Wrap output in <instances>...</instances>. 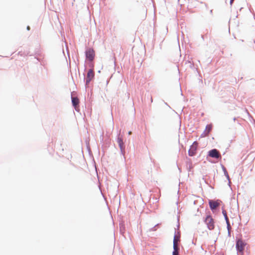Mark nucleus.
<instances>
[{
    "mask_svg": "<svg viewBox=\"0 0 255 255\" xmlns=\"http://www.w3.org/2000/svg\"><path fill=\"white\" fill-rule=\"evenodd\" d=\"M222 213H223V215H224V217L225 218V219L226 220V222H229V219L227 216V212L225 210H223L222 211Z\"/></svg>",
    "mask_w": 255,
    "mask_h": 255,
    "instance_id": "12",
    "label": "nucleus"
},
{
    "mask_svg": "<svg viewBox=\"0 0 255 255\" xmlns=\"http://www.w3.org/2000/svg\"><path fill=\"white\" fill-rule=\"evenodd\" d=\"M179 247L178 243H175V242L173 243V251L172 253L175 254H179Z\"/></svg>",
    "mask_w": 255,
    "mask_h": 255,
    "instance_id": "10",
    "label": "nucleus"
},
{
    "mask_svg": "<svg viewBox=\"0 0 255 255\" xmlns=\"http://www.w3.org/2000/svg\"><path fill=\"white\" fill-rule=\"evenodd\" d=\"M209 203L210 208L212 211L216 209L220 205V204L218 202L213 200L210 201Z\"/></svg>",
    "mask_w": 255,
    "mask_h": 255,
    "instance_id": "8",
    "label": "nucleus"
},
{
    "mask_svg": "<svg viewBox=\"0 0 255 255\" xmlns=\"http://www.w3.org/2000/svg\"><path fill=\"white\" fill-rule=\"evenodd\" d=\"M72 104L73 106L76 109L79 105V101L77 97H71Z\"/></svg>",
    "mask_w": 255,
    "mask_h": 255,
    "instance_id": "9",
    "label": "nucleus"
},
{
    "mask_svg": "<svg viewBox=\"0 0 255 255\" xmlns=\"http://www.w3.org/2000/svg\"><path fill=\"white\" fill-rule=\"evenodd\" d=\"M205 223L207 226L209 230H212L214 228V219L210 215H207L204 220Z\"/></svg>",
    "mask_w": 255,
    "mask_h": 255,
    "instance_id": "2",
    "label": "nucleus"
},
{
    "mask_svg": "<svg viewBox=\"0 0 255 255\" xmlns=\"http://www.w3.org/2000/svg\"><path fill=\"white\" fill-rule=\"evenodd\" d=\"M158 225H159V224H156V225H155V226H154V227H153L151 228V229H149V231H156V227L157 226H158Z\"/></svg>",
    "mask_w": 255,
    "mask_h": 255,
    "instance_id": "15",
    "label": "nucleus"
},
{
    "mask_svg": "<svg viewBox=\"0 0 255 255\" xmlns=\"http://www.w3.org/2000/svg\"><path fill=\"white\" fill-rule=\"evenodd\" d=\"M234 0H230V4L231 5H232L233 2H234Z\"/></svg>",
    "mask_w": 255,
    "mask_h": 255,
    "instance_id": "20",
    "label": "nucleus"
},
{
    "mask_svg": "<svg viewBox=\"0 0 255 255\" xmlns=\"http://www.w3.org/2000/svg\"><path fill=\"white\" fill-rule=\"evenodd\" d=\"M228 179V181H229V183H230V177H229V174H228V175H226L225 176Z\"/></svg>",
    "mask_w": 255,
    "mask_h": 255,
    "instance_id": "19",
    "label": "nucleus"
},
{
    "mask_svg": "<svg viewBox=\"0 0 255 255\" xmlns=\"http://www.w3.org/2000/svg\"><path fill=\"white\" fill-rule=\"evenodd\" d=\"M86 57L89 61H93L95 57V52L93 49L89 48L86 51Z\"/></svg>",
    "mask_w": 255,
    "mask_h": 255,
    "instance_id": "7",
    "label": "nucleus"
},
{
    "mask_svg": "<svg viewBox=\"0 0 255 255\" xmlns=\"http://www.w3.org/2000/svg\"><path fill=\"white\" fill-rule=\"evenodd\" d=\"M210 13L211 15H212V14H213V10H212V9H211V10H210Z\"/></svg>",
    "mask_w": 255,
    "mask_h": 255,
    "instance_id": "23",
    "label": "nucleus"
},
{
    "mask_svg": "<svg viewBox=\"0 0 255 255\" xmlns=\"http://www.w3.org/2000/svg\"><path fill=\"white\" fill-rule=\"evenodd\" d=\"M207 132L206 129H205L204 131L203 132V133L201 134V136L202 137H205V136H204V135L205 134V133Z\"/></svg>",
    "mask_w": 255,
    "mask_h": 255,
    "instance_id": "17",
    "label": "nucleus"
},
{
    "mask_svg": "<svg viewBox=\"0 0 255 255\" xmlns=\"http://www.w3.org/2000/svg\"><path fill=\"white\" fill-rule=\"evenodd\" d=\"M212 126L211 125H207L206 126L205 129H206L207 132L205 133L204 136H207L208 135V134L210 133V132L211 131V130L212 129Z\"/></svg>",
    "mask_w": 255,
    "mask_h": 255,
    "instance_id": "11",
    "label": "nucleus"
},
{
    "mask_svg": "<svg viewBox=\"0 0 255 255\" xmlns=\"http://www.w3.org/2000/svg\"><path fill=\"white\" fill-rule=\"evenodd\" d=\"M120 133L118 134V137L117 138V142L119 144V147L120 148L121 154L124 156L125 154V147L124 146V143L123 142V140L122 137H120Z\"/></svg>",
    "mask_w": 255,
    "mask_h": 255,
    "instance_id": "5",
    "label": "nucleus"
},
{
    "mask_svg": "<svg viewBox=\"0 0 255 255\" xmlns=\"http://www.w3.org/2000/svg\"><path fill=\"white\" fill-rule=\"evenodd\" d=\"M207 132L206 129H205L204 131L203 132V133L201 134V136L202 137H205V136H204V135L205 134V133Z\"/></svg>",
    "mask_w": 255,
    "mask_h": 255,
    "instance_id": "18",
    "label": "nucleus"
},
{
    "mask_svg": "<svg viewBox=\"0 0 255 255\" xmlns=\"http://www.w3.org/2000/svg\"><path fill=\"white\" fill-rule=\"evenodd\" d=\"M228 231V236H231V231Z\"/></svg>",
    "mask_w": 255,
    "mask_h": 255,
    "instance_id": "22",
    "label": "nucleus"
},
{
    "mask_svg": "<svg viewBox=\"0 0 255 255\" xmlns=\"http://www.w3.org/2000/svg\"><path fill=\"white\" fill-rule=\"evenodd\" d=\"M198 142L194 141L193 144L190 146V148L188 150V154L190 156H193L195 155L196 151L197 149Z\"/></svg>",
    "mask_w": 255,
    "mask_h": 255,
    "instance_id": "6",
    "label": "nucleus"
},
{
    "mask_svg": "<svg viewBox=\"0 0 255 255\" xmlns=\"http://www.w3.org/2000/svg\"><path fill=\"white\" fill-rule=\"evenodd\" d=\"M246 245V243L243 242L242 239H237L236 240V248L238 253L243 255Z\"/></svg>",
    "mask_w": 255,
    "mask_h": 255,
    "instance_id": "1",
    "label": "nucleus"
},
{
    "mask_svg": "<svg viewBox=\"0 0 255 255\" xmlns=\"http://www.w3.org/2000/svg\"><path fill=\"white\" fill-rule=\"evenodd\" d=\"M180 237H178L176 234H175L173 239V243L175 242V243H177L178 241H179Z\"/></svg>",
    "mask_w": 255,
    "mask_h": 255,
    "instance_id": "13",
    "label": "nucleus"
},
{
    "mask_svg": "<svg viewBox=\"0 0 255 255\" xmlns=\"http://www.w3.org/2000/svg\"><path fill=\"white\" fill-rule=\"evenodd\" d=\"M26 28H27V29L28 30H29L30 29V26H27Z\"/></svg>",
    "mask_w": 255,
    "mask_h": 255,
    "instance_id": "25",
    "label": "nucleus"
},
{
    "mask_svg": "<svg viewBox=\"0 0 255 255\" xmlns=\"http://www.w3.org/2000/svg\"><path fill=\"white\" fill-rule=\"evenodd\" d=\"M95 76L94 72L93 69H89L88 71L87 76L86 78H84V80H85V85L86 86L88 85L89 83L94 78Z\"/></svg>",
    "mask_w": 255,
    "mask_h": 255,
    "instance_id": "3",
    "label": "nucleus"
},
{
    "mask_svg": "<svg viewBox=\"0 0 255 255\" xmlns=\"http://www.w3.org/2000/svg\"><path fill=\"white\" fill-rule=\"evenodd\" d=\"M208 156L216 159L221 158V155L217 149H212L208 152Z\"/></svg>",
    "mask_w": 255,
    "mask_h": 255,
    "instance_id": "4",
    "label": "nucleus"
},
{
    "mask_svg": "<svg viewBox=\"0 0 255 255\" xmlns=\"http://www.w3.org/2000/svg\"><path fill=\"white\" fill-rule=\"evenodd\" d=\"M128 134H131V131H128Z\"/></svg>",
    "mask_w": 255,
    "mask_h": 255,
    "instance_id": "26",
    "label": "nucleus"
},
{
    "mask_svg": "<svg viewBox=\"0 0 255 255\" xmlns=\"http://www.w3.org/2000/svg\"><path fill=\"white\" fill-rule=\"evenodd\" d=\"M201 3H204L205 6H206V8H208V6H207V4L206 3H204L203 2H201Z\"/></svg>",
    "mask_w": 255,
    "mask_h": 255,
    "instance_id": "21",
    "label": "nucleus"
},
{
    "mask_svg": "<svg viewBox=\"0 0 255 255\" xmlns=\"http://www.w3.org/2000/svg\"><path fill=\"white\" fill-rule=\"evenodd\" d=\"M172 255H179V254H175L174 253H172Z\"/></svg>",
    "mask_w": 255,
    "mask_h": 255,
    "instance_id": "24",
    "label": "nucleus"
},
{
    "mask_svg": "<svg viewBox=\"0 0 255 255\" xmlns=\"http://www.w3.org/2000/svg\"><path fill=\"white\" fill-rule=\"evenodd\" d=\"M222 168L223 171V172L224 173V175L225 176H226V175H228V172L227 171V169H226V167L224 165H222Z\"/></svg>",
    "mask_w": 255,
    "mask_h": 255,
    "instance_id": "14",
    "label": "nucleus"
},
{
    "mask_svg": "<svg viewBox=\"0 0 255 255\" xmlns=\"http://www.w3.org/2000/svg\"><path fill=\"white\" fill-rule=\"evenodd\" d=\"M227 224V229H228V231H231V226L230 225V222H227L226 223Z\"/></svg>",
    "mask_w": 255,
    "mask_h": 255,
    "instance_id": "16",
    "label": "nucleus"
}]
</instances>
